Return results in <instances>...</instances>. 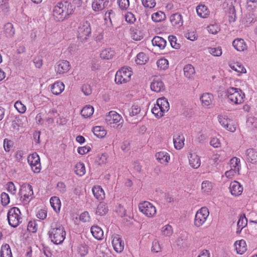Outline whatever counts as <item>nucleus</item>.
<instances>
[{
	"label": "nucleus",
	"mask_w": 257,
	"mask_h": 257,
	"mask_svg": "<svg viewBox=\"0 0 257 257\" xmlns=\"http://www.w3.org/2000/svg\"><path fill=\"white\" fill-rule=\"evenodd\" d=\"M92 192L94 196L98 200H102L105 197L103 190L100 186H94L92 188Z\"/></svg>",
	"instance_id": "obj_27"
},
{
	"label": "nucleus",
	"mask_w": 257,
	"mask_h": 257,
	"mask_svg": "<svg viewBox=\"0 0 257 257\" xmlns=\"http://www.w3.org/2000/svg\"><path fill=\"white\" fill-rule=\"evenodd\" d=\"M93 112V107L91 105H86L82 108L81 114L83 117L87 118L91 116Z\"/></svg>",
	"instance_id": "obj_39"
},
{
	"label": "nucleus",
	"mask_w": 257,
	"mask_h": 257,
	"mask_svg": "<svg viewBox=\"0 0 257 257\" xmlns=\"http://www.w3.org/2000/svg\"><path fill=\"white\" fill-rule=\"evenodd\" d=\"M9 224L13 227H17L22 221L20 209L14 207L11 208L7 214Z\"/></svg>",
	"instance_id": "obj_6"
},
{
	"label": "nucleus",
	"mask_w": 257,
	"mask_h": 257,
	"mask_svg": "<svg viewBox=\"0 0 257 257\" xmlns=\"http://www.w3.org/2000/svg\"><path fill=\"white\" fill-rule=\"evenodd\" d=\"M28 230L31 232H36L37 230V224L35 221H30L27 226Z\"/></svg>",
	"instance_id": "obj_63"
},
{
	"label": "nucleus",
	"mask_w": 257,
	"mask_h": 257,
	"mask_svg": "<svg viewBox=\"0 0 257 257\" xmlns=\"http://www.w3.org/2000/svg\"><path fill=\"white\" fill-rule=\"evenodd\" d=\"M143 5L148 8H153L156 6V2L155 0H142Z\"/></svg>",
	"instance_id": "obj_64"
},
{
	"label": "nucleus",
	"mask_w": 257,
	"mask_h": 257,
	"mask_svg": "<svg viewBox=\"0 0 257 257\" xmlns=\"http://www.w3.org/2000/svg\"><path fill=\"white\" fill-rule=\"evenodd\" d=\"M210 145L214 148H218L221 147V142L217 138L212 137L210 139Z\"/></svg>",
	"instance_id": "obj_60"
},
{
	"label": "nucleus",
	"mask_w": 257,
	"mask_h": 257,
	"mask_svg": "<svg viewBox=\"0 0 257 257\" xmlns=\"http://www.w3.org/2000/svg\"><path fill=\"white\" fill-rule=\"evenodd\" d=\"M150 88L152 91L159 93L165 90V86L161 79L155 78L150 84Z\"/></svg>",
	"instance_id": "obj_15"
},
{
	"label": "nucleus",
	"mask_w": 257,
	"mask_h": 257,
	"mask_svg": "<svg viewBox=\"0 0 257 257\" xmlns=\"http://www.w3.org/2000/svg\"><path fill=\"white\" fill-rule=\"evenodd\" d=\"M50 203L53 210L56 213H59L61 206V203L60 199L56 196L52 197L50 199Z\"/></svg>",
	"instance_id": "obj_30"
},
{
	"label": "nucleus",
	"mask_w": 257,
	"mask_h": 257,
	"mask_svg": "<svg viewBox=\"0 0 257 257\" xmlns=\"http://www.w3.org/2000/svg\"><path fill=\"white\" fill-rule=\"evenodd\" d=\"M5 32L8 37H13L15 34V30L11 23H7L5 26Z\"/></svg>",
	"instance_id": "obj_45"
},
{
	"label": "nucleus",
	"mask_w": 257,
	"mask_h": 257,
	"mask_svg": "<svg viewBox=\"0 0 257 257\" xmlns=\"http://www.w3.org/2000/svg\"><path fill=\"white\" fill-rule=\"evenodd\" d=\"M71 65L69 61L67 60L59 61L55 67V71L57 74L61 75L67 72L70 69Z\"/></svg>",
	"instance_id": "obj_14"
},
{
	"label": "nucleus",
	"mask_w": 257,
	"mask_h": 257,
	"mask_svg": "<svg viewBox=\"0 0 257 257\" xmlns=\"http://www.w3.org/2000/svg\"><path fill=\"white\" fill-rule=\"evenodd\" d=\"M152 42L153 46L158 47L160 50L164 49L166 45V41L159 36H155Z\"/></svg>",
	"instance_id": "obj_31"
},
{
	"label": "nucleus",
	"mask_w": 257,
	"mask_h": 257,
	"mask_svg": "<svg viewBox=\"0 0 257 257\" xmlns=\"http://www.w3.org/2000/svg\"><path fill=\"white\" fill-rule=\"evenodd\" d=\"M64 85L63 82L57 81L51 86V91L55 95H59L64 90Z\"/></svg>",
	"instance_id": "obj_29"
},
{
	"label": "nucleus",
	"mask_w": 257,
	"mask_h": 257,
	"mask_svg": "<svg viewBox=\"0 0 257 257\" xmlns=\"http://www.w3.org/2000/svg\"><path fill=\"white\" fill-rule=\"evenodd\" d=\"M1 257H13L11 249L9 244H5L2 246Z\"/></svg>",
	"instance_id": "obj_36"
},
{
	"label": "nucleus",
	"mask_w": 257,
	"mask_h": 257,
	"mask_svg": "<svg viewBox=\"0 0 257 257\" xmlns=\"http://www.w3.org/2000/svg\"><path fill=\"white\" fill-rule=\"evenodd\" d=\"M91 233L93 237L98 239H102L103 236V232L101 228L98 226H93L91 228Z\"/></svg>",
	"instance_id": "obj_32"
},
{
	"label": "nucleus",
	"mask_w": 257,
	"mask_h": 257,
	"mask_svg": "<svg viewBox=\"0 0 257 257\" xmlns=\"http://www.w3.org/2000/svg\"><path fill=\"white\" fill-rule=\"evenodd\" d=\"M49 236L52 242L59 244L62 243L65 238L66 232L64 227L58 223H52L49 231Z\"/></svg>",
	"instance_id": "obj_2"
},
{
	"label": "nucleus",
	"mask_w": 257,
	"mask_h": 257,
	"mask_svg": "<svg viewBox=\"0 0 257 257\" xmlns=\"http://www.w3.org/2000/svg\"><path fill=\"white\" fill-rule=\"evenodd\" d=\"M152 20L155 22H160L166 18L165 14L161 11H159L152 15Z\"/></svg>",
	"instance_id": "obj_44"
},
{
	"label": "nucleus",
	"mask_w": 257,
	"mask_h": 257,
	"mask_svg": "<svg viewBox=\"0 0 257 257\" xmlns=\"http://www.w3.org/2000/svg\"><path fill=\"white\" fill-rule=\"evenodd\" d=\"M151 250L154 252H159L161 250V247L159 242L157 240H155L152 242Z\"/></svg>",
	"instance_id": "obj_59"
},
{
	"label": "nucleus",
	"mask_w": 257,
	"mask_h": 257,
	"mask_svg": "<svg viewBox=\"0 0 257 257\" xmlns=\"http://www.w3.org/2000/svg\"><path fill=\"white\" fill-rule=\"evenodd\" d=\"M77 251L81 256H84L88 253V246L85 244H81L78 246Z\"/></svg>",
	"instance_id": "obj_51"
},
{
	"label": "nucleus",
	"mask_w": 257,
	"mask_h": 257,
	"mask_svg": "<svg viewBox=\"0 0 257 257\" xmlns=\"http://www.w3.org/2000/svg\"><path fill=\"white\" fill-rule=\"evenodd\" d=\"M148 60V57L145 53L140 52L137 55L135 61L137 64L143 65L145 64Z\"/></svg>",
	"instance_id": "obj_41"
},
{
	"label": "nucleus",
	"mask_w": 257,
	"mask_h": 257,
	"mask_svg": "<svg viewBox=\"0 0 257 257\" xmlns=\"http://www.w3.org/2000/svg\"><path fill=\"white\" fill-rule=\"evenodd\" d=\"M161 234L164 236L170 237L173 233V229L171 225L166 224L161 229Z\"/></svg>",
	"instance_id": "obj_37"
},
{
	"label": "nucleus",
	"mask_w": 257,
	"mask_h": 257,
	"mask_svg": "<svg viewBox=\"0 0 257 257\" xmlns=\"http://www.w3.org/2000/svg\"><path fill=\"white\" fill-rule=\"evenodd\" d=\"M208 31L212 34H216L220 31V27L218 24H210L207 27Z\"/></svg>",
	"instance_id": "obj_54"
},
{
	"label": "nucleus",
	"mask_w": 257,
	"mask_h": 257,
	"mask_svg": "<svg viewBox=\"0 0 257 257\" xmlns=\"http://www.w3.org/2000/svg\"><path fill=\"white\" fill-rule=\"evenodd\" d=\"M105 121L106 123L111 127L122 126L123 120L119 114L115 111H110L105 116Z\"/></svg>",
	"instance_id": "obj_8"
},
{
	"label": "nucleus",
	"mask_w": 257,
	"mask_h": 257,
	"mask_svg": "<svg viewBox=\"0 0 257 257\" xmlns=\"http://www.w3.org/2000/svg\"><path fill=\"white\" fill-rule=\"evenodd\" d=\"M229 66L232 70H233L239 73H246L245 68L243 67V65H242L240 64L235 63L233 64H230V65H229Z\"/></svg>",
	"instance_id": "obj_47"
},
{
	"label": "nucleus",
	"mask_w": 257,
	"mask_h": 257,
	"mask_svg": "<svg viewBox=\"0 0 257 257\" xmlns=\"http://www.w3.org/2000/svg\"><path fill=\"white\" fill-rule=\"evenodd\" d=\"M227 131L231 132H234L236 129V124L232 119L229 120V123L224 127Z\"/></svg>",
	"instance_id": "obj_58"
},
{
	"label": "nucleus",
	"mask_w": 257,
	"mask_h": 257,
	"mask_svg": "<svg viewBox=\"0 0 257 257\" xmlns=\"http://www.w3.org/2000/svg\"><path fill=\"white\" fill-rule=\"evenodd\" d=\"M227 116L224 115H219L218 116V120L219 123L224 128L225 126L229 123V120Z\"/></svg>",
	"instance_id": "obj_55"
},
{
	"label": "nucleus",
	"mask_w": 257,
	"mask_h": 257,
	"mask_svg": "<svg viewBox=\"0 0 257 257\" xmlns=\"http://www.w3.org/2000/svg\"><path fill=\"white\" fill-rule=\"evenodd\" d=\"M247 224V220L244 214H241L238 220L237 226V233L240 232L241 230L245 227Z\"/></svg>",
	"instance_id": "obj_34"
},
{
	"label": "nucleus",
	"mask_w": 257,
	"mask_h": 257,
	"mask_svg": "<svg viewBox=\"0 0 257 257\" xmlns=\"http://www.w3.org/2000/svg\"><path fill=\"white\" fill-rule=\"evenodd\" d=\"M140 211L148 218H153L157 213L156 207L148 201H144L139 204Z\"/></svg>",
	"instance_id": "obj_10"
},
{
	"label": "nucleus",
	"mask_w": 257,
	"mask_h": 257,
	"mask_svg": "<svg viewBox=\"0 0 257 257\" xmlns=\"http://www.w3.org/2000/svg\"><path fill=\"white\" fill-rule=\"evenodd\" d=\"M200 99L202 105L204 106L208 107L212 104L213 101V96L209 93H205L201 95Z\"/></svg>",
	"instance_id": "obj_25"
},
{
	"label": "nucleus",
	"mask_w": 257,
	"mask_h": 257,
	"mask_svg": "<svg viewBox=\"0 0 257 257\" xmlns=\"http://www.w3.org/2000/svg\"><path fill=\"white\" fill-rule=\"evenodd\" d=\"M189 162L190 165L194 169L199 168L201 164L200 159L195 153H192L190 154L189 157Z\"/></svg>",
	"instance_id": "obj_24"
},
{
	"label": "nucleus",
	"mask_w": 257,
	"mask_h": 257,
	"mask_svg": "<svg viewBox=\"0 0 257 257\" xmlns=\"http://www.w3.org/2000/svg\"><path fill=\"white\" fill-rule=\"evenodd\" d=\"M115 54V51L113 49L105 48L101 51L100 56L103 59L109 60L112 59Z\"/></svg>",
	"instance_id": "obj_28"
},
{
	"label": "nucleus",
	"mask_w": 257,
	"mask_h": 257,
	"mask_svg": "<svg viewBox=\"0 0 257 257\" xmlns=\"http://www.w3.org/2000/svg\"><path fill=\"white\" fill-rule=\"evenodd\" d=\"M212 189V184L211 182L205 180L201 184V190L202 192L208 193L210 192Z\"/></svg>",
	"instance_id": "obj_48"
},
{
	"label": "nucleus",
	"mask_w": 257,
	"mask_h": 257,
	"mask_svg": "<svg viewBox=\"0 0 257 257\" xmlns=\"http://www.w3.org/2000/svg\"><path fill=\"white\" fill-rule=\"evenodd\" d=\"M27 122V118L25 116H21L15 118L13 122L12 125L15 129L19 131L21 128L26 126Z\"/></svg>",
	"instance_id": "obj_20"
},
{
	"label": "nucleus",
	"mask_w": 257,
	"mask_h": 257,
	"mask_svg": "<svg viewBox=\"0 0 257 257\" xmlns=\"http://www.w3.org/2000/svg\"><path fill=\"white\" fill-rule=\"evenodd\" d=\"M208 52L213 56L218 57L222 54L221 48L219 47L216 48H208Z\"/></svg>",
	"instance_id": "obj_53"
},
{
	"label": "nucleus",
	"mask_w": 257,
	"mask_h": 257,
	"mask_svg": "<svg viewBox=\"0 0 257 257\" xmlns=\"http://www.w3.org/2000/svg\"><path fill=\"white\" fill-rule=\"evenodd\" d=\"M90 24L87 21L80 23L77 29V38L81 42L88 40L91 35Z\"/></svg>",
	"instance_id": "obj_7"
},
{
	"label": "nucleus",
	"mask_w": 257,
	"mask_h": 257,
	"mask_svg": "<svg viewBox=\"0 0 257 257\" xmlns=\"http://www.w3.org/2000/svg\"><path fill=\"white\" fill-rule=\"evenodd\" d=\"M196 11L198 16L202 18H207L210 14L208 9L203 5L198 6L196 8Z\"/></svg>",
	"instance_id": "obj_26"
},
{
	"label": "nucleus",
	"mask_w": 257,
	"mask_h": 257,
	"mask_svg": "<svg viewBox=\"0 0 257 257\" xmlns=\"http://www.w3.org/2000/svg\"><path fill=\"white\" fill-rule=\"evenodd\" d=\"M27 159L32 170L34 173H39L41 170V165L38 155L36 153L30 154Z\"/></svg>",
	"instance_id": "obj_12"
},
{
	"label": "nucleus",
	"mask_w": 257,
	"mask_h": 257,
	"mask_svg": "<svg viewBox=\"0 0 257 257\" xmlns=\"http://www.w3.org/2000/svg\"><path fill=\"white\" fill-rule=\"evenodd\" d=\"M228 21L230 23L234 22L236 20V13L234 7L231 5L227 11Z\"/></svg>",
	"instance_id": "obj_43"
},
{
	"label": "nucleus",
	"mask_w": 257,
	"mask_h": 257,
	"mask_svg": "<svg viewBox=\"0 0 257 257\" xmlns=\"http://www.w3.org/2000/svg\"><path fill=\"white\" fill-rule=\"evenodd\" d=\"M246 159L251 163L257 162V152L253 149H249L246 152Z\"/></svg>",
	"instance_id": "obj_33"
},
{
	"label": "nucleus",
	"mask_w": 257,
	"mask_h": 257,
	"mask_svg": "<svg viewBox=\"0 0 257 257\" xmlns=\"http://www.w3.org/2000/svg\"><path fill=\"white\" fill-rule=\"evenodd\" d=\"M209 215L208 209L206 207H202L196 213L194 223L196 227L202 226L206 221Z\"/></svg>",
	"instance_id": "obj_11"
},
{
	"label": "nucleus",
	"mask_w": 257,
	"mask_h": 257,
	"mask_svg": "<svg viewBox=\"0 0 257 257\" xmlns=\"http://www.w3.org/2000/svg\"><path fill=\"white\" fill-rule=\"evenodd\" d=\"M185 137L180 133L174 135L173 137V143L174 147L177 150L181 149L184 146Z\"/></svg>",
	"instance_id": "obj_19"
},
{
	"label": "nucleus",
	"mask_w": 257,
	"mask_h": 257,
	"mask_svg": "<svg viewBox=\"0 0 257 257\" xmlns=\"http://www.w3.org/2000/svg\"><path fill=\"white\" fill-rule=\"evenodd\" d=\"M231 194L234 196L240 195L243 191V187L236 181L231 182L229 187Z\"/></svg>",
	"instance_id": "obj_16"
},
{
	"label": "nucleus",
	"mask_w": 257,
	"mask_h": 257,
	"mask_svg": "<svg viewBox=\"0 0 257 257\" xmlns=\"http://www.w3.org/2000/svg\"><path fill=\"white\" fill-rule=\"evenodd\" d=\"M133 74L131 67L125 66L118 70L115 76V82L116 84H121L130 81Z\"/></svg>",
	"instance_id": "obj_5"
},
{
	"label": "nucleus",
	"mask_w": 257,
	"mask_h": 257,
	"mask_svg": "<svg viewBox=\"0 0 257 257\" xmlns=\"http://www.w3.org/2000/svg\"><path fill=\"white\" fill-rule=\"evenodd\" d=\"M1 202L3 206L7 205L10 201V196L6 192L2 193L1 195Z\"/></svg>",
	"instance_id": "obj_56"
},
{
	"label": "nucleus",
	"mask_w": 257,
	"mask_h": 257,
	"mask_svg": "<svg viewBox=\"0 0 257 257\" xmlns=\"http://www.w3.org/2000/svg\"><path fill=\"white\" fill-rule=\"evenodd\" d=\"M234 246L236 252L239 254H243L247 250L246 242L243 239L236 241L234 243Z\"/></svg>",
	"instance_id": "obj_22"
},
{
	"label": "nucleus",
	"mask_w": 257,
	"mask_h": 257,
	"mask_svg": "<svg viewBox=\"0 0 257 257\" xmlns=\"http://www.w3.org/2000/svg\"><path fill=\"white\" fill-rule=\"evenodd\" d=\"M232 46L237 51H244L247 49V46L243 39L241 38L235 39L232 42Z\"/></svg>",
	"instance_id": "obj_21"
},
{
	"label": "nucleus",
	"mask_w": 257,
	"mask_h": 257,
	"mask_svg": "<svg viewBox=\"0 0 257 257\" xmlns=\"http://www.w3.org/2000/svg\"><path fill=\"white\" fill-rule=\"evenodd\" d=\"M247 126L251 129L257 127V120L253 117H249L246 121Z\"/></svg>",
	"instance_id": "obj_57"
},
{
	"label": "nucleus",
	"mask_w": 257,
	"mask_h": 257,
	"mask_svg": "<svg viewBox=\"0 0 257 257\" xmlns=\"http://www.w3.org/2000/svg\"><path fill=\"white\" fill-rule=\"evenodd\" d=\"M112 244L114 249L117 252H121L124 249V242L122 240L120 236L117 234L112 235Z\"/></svg>",
	"instance_id": "obj_13"
},
{
	"label": "nucleus",
	"mask_w": 257,
	"mask_h": 257,
	"mask_svg": "<svg viewBox=\"0 0 257 257\" xmlns=\"http://www.w3.org/2000/svg\"><path fill=\"white\" fill-rule=\"evenodd\" d=\"M33 190L32 186L28 184H23L20 189V201L24 204H28L32 199Z\"/></svg>",
	"instance_id": "obj_9"
},
{
	"label": "nucleus",
	"mask_w": 257,
	"mask_h": 257,
	"mask_svg": "<svg viewBox=\"0 0 257 257\" xmlns=\"http://www.w3.org/2000/svg\"><path fill=\"white\" fill-rule=\"evenodd\" d=\"M107 206L104 203H100L97 208L96 214L100 216L105 215L107 212Z\"/></svg>",
	"instance_id": "obj_46"
},
{
	"label": "nucleus",
	"mask_w": 257,
	"mask_h": 257,
	"mask_svg": "<svg viewBox=\"0 0 257 257\" xmlns=\"http://www.w3.org/2000/svg\"><path fill=\"white\" fill-rule=\"evenodd\" d=\"M230 169L239 172L241 167L240 159L236 157L231 159L230 160Z\"/></svg>",
	"instance_id": "obj_35"
},
{
	"label": "nucleus",
	"mask_w": 257,
	"mask_h": 257,
	"mask_svg": "<svg viewBox=\"0 0 257 257\" xmlns=\"http://www.w3.org/2000/svg\"><path fill=\"white\" fill-rule=\"evenodd\" d=\"M74 8L71 3L61 1L53 8V16L56 21H63L67 19L74 12Z\"/></svg>",
	"instance_id": "obj_1"
},
{
	"label": "nucleus",
	"mask_w": 257,
	"mask_h": 257,
	"mask_svg": "<svg viewBox=\"0 0 257 257\" xmlns=\"http://www.w3.org/2000/svg\"><path fill=\"white\" fill-rule=\"evenodd\" d=\"M93 132L94 135L99 138H103L106 135V131L100 126H95L94 127Z\"/></svg>",
	"instance_id": "obj_40"
},
{
	"label": "nucleus",
	"mask_w": 257,
	"mask_h": 257,
	"mask_svg": "<svg viewBox=\"0 0 257 257\" xmlns=\"http://www.w3.org/2000/svg\"><path fill=\"white\" fill-rule=\"evenodd\" d=\"M156 160L160 164L166 166L170 160L169 154L166 151H160L156 153Z\"/></svg>",
	"instance_id": "obj_17"
},
{
	"label": "nucleus",
	"mask_w": 257,
	"mask_h": 257,
	"mask_svg": "<svg viewBox=\"0 0 257 257\" xmlns=\"http://www.w3.org/2000/svg\"><path fill=\"white\" fill-rule=\"evenodd\" d=\"M169 108L170 105L167 99L165 97H162L157 99L156 104L152 109V112L156 117L160 118L169 110Z\"/></svg>",
	"instance_id": "obj_4"
},
{
	"label": "nucleus",
	"mask_w": 257,
	"mask_h": 257,
	"mask_svg": "<svg viewBox=\"0 0 257 257\" xmlns=\"http://www.w3.org/2000/svg\"><path fill=\"white\" fill-rule=\"evenodd\" d=\"M74 171L76 175L79 176H83L86 172L84 164L82 163H78L75 166Z\"/></svg>",
	"instance_id": "obj_42"
},
{
	"label": "nucleus",
	"mask_w": 257,
	"mask_h": 257,
	"mask_svg": "<svg viewBox=\"0 0 257 257\" xmlns=\"http://www.w3.org/2000/svg\"><path fill=\"white\" fill-rule=\"evenodd\" d=\"M257 7V0H247L246 9L248 11H251Z\"/></svg>",
	"instance_id": "obj_62"
},
{
	"label": "nucleus",
	"mask_w": 257,
	"mask_h": 257,
	"mask_svg": "<svg viewBox=\"0 0 257 257\" xmlns=\"http://www.w3.org/2000/svg\"><path fill=\"white\" fill-rule=\"evenodd\" d=\"M117 4L122 10H126L130 6L129 0H117Z\"/></svg>",
	"instance_id": "obj_61"
},
{
	"label": "nucleus",
	"mask_w": 257,
	"mask_h": 257,
	"mask_svg": "<svg viewBox=\"0 0 257 257\" xmlns=\"http://www.w3.org/2000/svg\"><path fill=\"white\" fill-rule=\"evenodd\" d=\"M225 95L233 104H240L243 102L245 94L239 88L229 87L225 90Z\"/></svg>",
	"instance_id": "obj_3"
},
{
	"label": "nucleus",
	"mask_w": 257,
	"mask_h": 257,
	"mask_svg": "<svg viewBox=\"0 0 257 257\" xmlns=\"http://www.w3.org/2000/svg\"><path fill=\"white\" fill-rule=\"evenodd\" d=\"M110 0H92V8L95 12H99L105 9Z\"/></svg>",
	"instance_id": "obj_18"
},
{
	"label": "nucleus",
	"mask_w": 257,
	"mask_h": 257,
	"mask_svg": "<svg viewBox=\"0 0 257 257\" xmlns=\"http://www.w3.org/2000/svg\"><path fill=\"white\" fill-rule=\"evenodd\" d=\"M14 107L20 113H24L26 111V106L20 101H17L14 104Z\"/></svg>",
	"instance_id": "obj_52"
},
{
	"label": "nucleus",
	"mask_w": 257,
	"mask_h": 257,
	"mask_svg": "<svg viewBox=\"0 0 257 257\" xmlns=\"http://www.w3.org/2000/svg\"><path fill=\"white\" fill-rule=\"evenodd\" d=\"M6 190L12 195L16 194L17 187L12 182H9L6 185Z\"/></svg>",
	"instance_id": "obj_49"
},
{
	"label": "nucleus",
	"mask_w": 257,
	"mask_h": 257,
	"mask_svg": "<svg viewBox=\"0 0 257 257\" xmlns=\"http://www.w3.org/2000/svg\"><path fill=\"white\" fill-rule=\"evenodd\" d=\"M184 74L186 77L191 78L195 74V69L193 66L190 64L186 65L184 68Z\"/></svg>",
	"instance_id": "obj_38"
},
{
	"label": "nucleus",
	"mask_w": 257,
	"mask_h": 257,
	"mask_svg": "<svg viewBox=\"0 0 257 257\" xmlns=\"http://www.w3.org/2000/svg\"><path fill=\"white\" fill-rule=\"evenodd\" d=\"M170 22L173 26L179 28L183 25V21L182 16L179 13L172 15L170 18Z\"/></svg>",
	"instance_id": "obj_23"
},
{
	"label": "nucleus",
	"mask_w": 257,
	"mask_h": 257,
	"mask_svg": "<svg viewBox=\"0 0 257 257\" xmlns=\"http://www.w3.org/2000/svg\"><path fill=\"white\" fill-rule=\"evenodd\" d=\"M158 67L160 69L165 70L169 66L168 61L166 59H160L157 62Z\"/></svg>",
	"instance_id": "obj_50"
}]
</instances>
